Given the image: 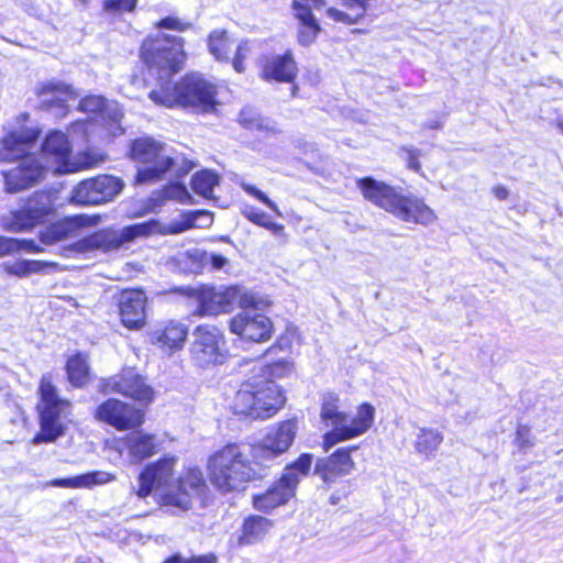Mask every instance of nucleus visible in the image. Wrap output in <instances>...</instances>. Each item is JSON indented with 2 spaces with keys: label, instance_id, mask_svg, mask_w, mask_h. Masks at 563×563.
Masks as SVG:
<instances>
[{
  "label": "nucleus",
  "instance_id": "1",
  "mask_svg": "<svg viewBox=\"0 0 563 563\" xmlns=\"http://www.w3.org/2000/svg\"><path fill=\"white\" fill-rule=\"evenodd\" d=\"M141 59L150 74L158 77L159 88L150 92L156 104L172 108L180 106L200 112L214 109L217 87L200 74H190L172 87L169 78L180 69L185 60L180 38L165 34L148 36L141 47Z\"/></svg>",
  "mask_w": 563,
  "mask_h": 563
},
{
  "label": "nucleus",
  "instance_id": "2",
  "mask_svg": "<svg viewBox=\"0 0 563 563\" xmlns=\"http://www.w3.org/2000/svg\"><path fill=\"white\" fill-rule=\"evenodd\" d=\"M176 459L163 457L148 464L139 475V487L135 494L146 498L153 492L161 506L175 507L186 511L195 500L200 499L208 489L203 473L198 467H188L175 479Z\"/></svg>",
  "mask_w": 563,
  "mask_h": 563
},
{
  "label": "nucleus",
  "instance_id": "3",
  "mask_svg": "<svg viewBox=\"0 0 563 563\" xmlns=\"http://www.w3.org/2000/svg\"><path fill=\"white\" fill-rule=\"evenodd\" d=\"M243 365H252L251 373L241 383L230 402L232 411L252 419H267L274 416L286 401L275 379L288 376L292 371L291 364L287 361H278L271 365L261 361H244Z\"/></svg>",
  "mask_w": 563,
  "mask_h": 563
},
{
  "label": "nucleus",
  "instance_id": "4",
  "mask_svg": "<svg viewBox=\"0 0 563 563\" xmlns=\"http://www.w3.org/2000/svg\"><path fill=\"white\" fill-rule=\"evenodd\" d=\"M0 162L18 164L1 172L8 194L34 187L48 172L54 173L53 155L47 153L43 143H0Z\"/></svg>",
  "mask_w": 563,
  "mask_h": 563
},
{
  "label": "nucleus",
  "instance_id": "5",
  "mask_svg": "<svg viewBox=\"0 0 563 563\" xmlns=\"http://www.w3.org/2000/svg\"><path fill=\"white\" fill-rule=\"evenodd\" d=\"M357 188L364 198L406 223L428 227L437 220L434 210L423 198L406 192L371 177L357 180Z\"/></svg>",
  "mask_w": 563,
  "mask_h": 563
},
{
  "label": "nucleus",
  "instance_id": "6",
  "mask_svg": "<svg viewBox=\"0 0 563 563\" xmlns=\"http://www.w3.org/2000/svg\"><path fill=\"white\" fill-rule=\"evenodd\" d=\"M260 465V461L252 460L240 445L228 444L209 457V478L222 493L240 492L263 476Z\"/></svg>",
  "mask_w": 563,
  "mask_h": 563
},
{
  "label": "nucleus",
  "instance_id": "7",
  "mask_svg": "<svg viewBox=\"0 0 563 563\" xmlns=\"http://www.w3.org/2000/svg\"><path fill=\"white\" fill-rule=\"evenodd\" d=\"M162 143H131L130 156L139 164L136 183L145 184L159 179L175 167L178 177L189 173L196 163L186 158L165 155Z\"/></svg>",
  "mask_w": 563,
  "mask_h": 563
},
{
  "label": "nucleus",
  "instance_id": "8",
  "mask_svg": "<svg viewBox=\"0 0 563 563\" xmlns=\"http://www.w3.org/2000/svg\"><path fill=\"white\" fill-rule=\"evenodd\" d=\"M154 224L136 223L122 230L104 229L87 235L64 249L66 257L91 252H113L139 236H146Z\"/></svg>",
  "mask_w": 563,
  "mask_h": 563
},
{
  "label": "nucleus",
  "instance_id": "9",
  "mask_svg": "<svg viewBox=\"0 0 563 563\" xmlns=\"http://www.w3.org/2000/svg\"><path fill=\"white\" fill-rule=\"evenodd\" d=\"M40 396L41 432L33 442H53L65 432L63 419L69 413L70 402L58 397L56 388L45 376L40 384Z\"/></svg>",
  "mask_w": 563,
  "mask_h": 563
},
{
  "label": "nucleus",
  "instance_id": "10",
  "mask_svg": "<svg viewBox=\"0 0 563 563\" xmlns=\"http://www.w3.org/2000/svg\"><path fill=\"white\" fill-rule=\"evenodd\" d=\"M55 194L52 191H35L19 210L3 214L1 228L9 232H23L44 222L55 211Z\"/></svg>",
  "mask_w": 563,
  "mask_h": 563
},
{
  "label": "nucleus",
  "instance_id": "11",
  "mask_svg": "<svg viewBox=\"0 0 563 563\" xmlns=\"http://www.w3.org/2000/svg\"><path fill=\"white\" fill-rule=\"evenodd\" d=\"M197 300L200 316H217L228 312L234 306L256 308L260 303L254 292L240 286L203 287L198 291Z\"/></svg>",
  "mask_w": 563,
  "mask_h": 563
},
{
  "label": "nucleus",
  "instance_id": "12",
  "mask_svg": "<svg viewBox=\"0 0 563 563\" xmlns=\"http://www.w3.org/2000/svg\"><path fill=\"white\" fill-rule=\"evenodd\" d=\"M225 339L214 325L201 324L192 332L190 356L200 367L222 364L225 360Z\"/></svg>",
  "mask_w": 563,
  "mask_h": 563
},
{
  "label": "nucleus",
  "instance_id": "13",
  "mask_svg": "<svg viewBox=\"0 0 563 563\" xmlns=\"http://www.w3.org/2000/svg\"><path fill=\"white\" fill-rule=\"evenodd\" d=\"M48 154L53 155L55 174L76 173L104 163L107 156L101 151L87 147L74 153L70 143H43Z\"/></svg>",
  "mask_w": 563,
  "mask_h": 563
},
{
  "label": "nucleus",
  "instance_id": "14",
  "mask_svg": "<svg viewBox=\"0 0 563 563\" xmlns=\"http://www.w3.org/2000/svg\"><path fill=\"white\" fill-rule=\"evenodd\" d=\"M298 431L295 420H285L272 426L265 435L253 445L252 457L261 464L275 460L289 450Z\"/></svg>",
  "mask_w": 563,
  "mask_h": 563
},
{
  "label": "nucleus",
  "instance_id": "15",
  "mask_svg": "<svg viewBox=\"0 0 563 563\" xmlns=\"http://www.w3.org/2000/svg\"><path fill=\"white\" fill-rule=\"evenodd\" d=\"M375 409L369 404H362L356 412L347 415L344 412L338 427L327 432L323 438V448L330 450L339 442L354 439L364 434L374 422Z\"/></svg>",
  "mask_w": 563,
  "mask_h": 563
},
{
  "label": "nucleus",
  "instance_id": "16",
  "mask_svg": "<svg viewBox=\"0 0 563 563\" xmlns=\"http://www.w3.org/2000/svg\"><path fill=\"white\" fill-rule=\"evenodd\" d=\"M123 188L120 178L100 175L79 183L71 191L70 201L77 205H99L112 200Z\"/></svg>",
  "mask_w": 563,
  "mask_h": 563
},
{
  "label": "nucleus",
  "instance_id": "17",
  "mask_svg": "<svg viewBox=\"0 0 563 563\" xmlns=\"http://www.w3.org/2000/svg\"><path fill=\"white\" fill-rule=\"evenodd\" d=\"M95 418L117 430H129L143 423V412L134 406L118 399H108L99 405Z\"/></svg>",
  "mask_w": 563,
  "mask_h": 563
},
{
  "label": "nucleus",
  "instance_id": "18",
  "mask_svg": "<svg viewBox=\"0 0 563 563\" xmlns=\"http://www.w3.org/2000/svg\"><path fill=\"white\" fill-rule=\"evenodd\" d=\"M78 110L97 114L104 123L110 136L119 137L123 134L121 125L123 111L117 101L108 100L103 96L90 95L79 101Z\"/></svg>",
  "mask_w": 563,
  "mask_h": 563
},
{
  "label": "nucleus",
  "instance_id": "19",
  "mask_svg": "<svg viewBox=\"0 0 563 563\" xmlns=\"http://www.w3.org/2000/svg\"><path fill=\"white\" fill-rule=\"evenodd\" d=\"M104 390L118 393L137 401L150 402L153 389L133 367L122 369L121 373L108 378L103 384Z\"/></svg>",
  "mask_w": 563,
  "mask_h": 563
},
{
  "label": "nucleus",
  "instance_id": "20",
  "mask_svg": "<svg viewBox=\"0 0 563 563\" xmlns=\"http://www.w3.org/2000/svg\"><path fill=\"white\" fill-rule=\"evenodd\" d=\"M244 310L230 321V330L242 339L253 342H264L271 338L273 324L271 320L255 310Z\"/></svg>",
  "mask_w": 563,
  "mask_h": 563
},
{
  "label": "nucleus",
  "instance_id": "21",
  "mask_svg": "<svg viewBox=\"0 0 563 563\" xmlns=\"http://www.w3.org/2000/svg\"><path fill=\"white\" fill-rule=\"evenodd\" d=\"M145 294L141 290L131 289L122 292L120 298V317L124 327L131 330H139L144 327L146 320Z\"/></svg>",
  "mask_w": 563,
  "mask_h": 563
},
{
  "label": "nucleus",
  "instance_id": "22",
  "mask_svg": "<svg viewBox=\"0 0 563 563\" xmlns=\"http://www.w3.org/2000/svg\"><path fill=\"white\" fill-rule=\"evenodd\" d=\"M295 490L294 479L289 475L282 476L265 493L253 497V506L258 511L271 512L292 498Z\"/></svg>",
  "mask_w": 563,
  "mask_h": 563
},
{
  "label": "nucleus",
  "instance_id": "23",
  "mask_svg": "<svg viewBox=\"0 0 563 563\" xmlns=\"http://www.w3.org/2000/svg\"><path fill=\"white\" fill-rule=\"evenodd\" d=\"M354 449L341 448L328 457L318 460L314 467L316 474L325 483H333L338 477L350 474L354 468V462L350 453Z\"/></svg>",
  "mask_w": 563,
  "mask_h": 563
},
{
  "label": "nucleus",
  "instance_id": "24",
  "mask_svg": "<svg viewBox=\"0 0 563 563\" xmlns=\"http://www.w3.org/2000/svg\"><path fill=\"white\" fill-rule=\"evenodd\" d=\"M38 96L45 108L56 109L55 114L63 117L67 113V102L75 100L78 93L70 85L52 80L41 87Z\"/></svg>",
  "mask_w": 563,
  "mask_h": 563
},
{
  "label": "nucleus",
  "instance_id": "25",
  "mask_svg": "<svg viewBox=\"0 0 563 563\" xmlns=\"http://www.w3.org/2000/svg\"><path fill=\"white\" fill-rule=\"evenodd\" d=\"M89 224L86 216H76L59 220L40 233V240L43 244L51 245L63 240L76 236L78 231Z\"/></svg>",
  "mask_w": 563,
  "mask_h": 563
},
{
  "label": "nucleus",
  "instance_id": "26",
  "mask_svg": "<svg viewBox=\"0 0 563 563\" xmlns=\"http://www.w3.org/2000/svg\"><path fill=\"white\" fill-rule=\"evenodd\" d=\"M9 141H37L42 136V125L26 112L19 113L3 126Z\"/></svg>",
  "mask_w": 563,
  "mask_h": 563
},
{
  "label": "nucleus",
  "instance_id": "27",
  "mask_svg": "<svg viewBox=\"0 0 563 563\" xmlns=\"http://www.w3.org/2000/svg\"><path fill=\"white\" fill-rule=\"evenodd\" d=\"M212 222L211 214L207 211H192L183 214L181 220L173 221L169 224H161L156 220H150L146 223L155 224L151 228V231L146 233V236L153 233L162 234H177L185 232L186 230L194 227H205Z\"/></svg>",
  "mask_w": 563,
  "mask_h": 563
},
{
  "label": "nucleus",
  "instance_id": "28",
  "mask_svg": "<svg viewBox=\"0 0 563 563\" xmlns=\"http://www.w3.org/2000/svg\"><path fill=\"white\" fill-rule=\"evenodd\" d=\"M297 75V66L290 53L267 58L263 65L262 76L265 80L291 82Z\"/></svg>",
  "mask_w": 563,
  "mask_h": 563
},
{
  "label": "nucleus",
  "instance_id": "29",
  "mask_svg": "<svg viewBox=\"0 0 563 563\" xmlns=\"http://www.w3.org/2000/svg\"><path fill=\"white\" fill-rule=\"evenodd\" d=\"M273 525L271 519L262 516L252 515L246 517L236 539V545L241 548L261 542L271 531Z\"/></svg>",
  "mask_w": 563,
  "mask_h": 563
},
{
  "label": "nucleus",
  "instance_id": "30",
  "mask_svg": "<svg viewBox=\"0 0 563 563\" xmlns=\"http://www.w3.org/2000/svg\"><path fill=\"white\" fill-rule=\"evenodd\" d=\"M115 479V476L104 471H93L68 478H58L49 482L48 486L63 488H92Z\"/></svg>",
  "mask_w": 563,
  "mask_h": 563
},
{
  "label": "nucleus",
  "instance_id": "31",
  "mask_svg": "<svg viewBox=\"0 0 563 563\" xmlns=\"http://www.w3.org/2000/svg\"><path fill=\"white\" fill-rule=\"evenodd\" d=\"M188 335V329L185 324L176 321H170L164 329H157L151 333L153 343L162 347L170 350L180 349Z\"/></svg>",
  "mask_w": 563,
  "mask_h": 563
},
{
  "label": "nucleus",
  "instance_id": "32",
  "mask_svg": "<svg viewBox=\"0 0 563 563\" xmlns=\"http://www.w3.org/2000/svg\"><path fill=\"white\" fill-rule=\"evenodd\" d=\"M296 18L301 22L298 38L302 45L311 44L317 37L320 26L317 23L309 8L302 5L299 1L292 2Z\"/></svg>",
  "mask_w": 563,
  "mask_h": 563
},
{
  "label": "nucleus",
  "instance_id": "33",
  "mask_svg": "<svg viewBox=\"0 0 563 563\" xmlns=\"http://www.w3.org/2000/svg\"><path fill=\"white\" fill-rule=\"evenodd\" d=\"M97 124L90 120H78L70 124L65 132L59 130L49 131L43 141H76L92 135Z\"/></svg>",
  "mask_w": 563,
  "mask_h": 563
},
{
  "label": "nucleus",
  "instance_id": "34",
  "mask_svg": "<svg viewBox=\"0 0 563 563\" xmlns=\"http://www.w3.org/2000/svg\"><path fill=\"white\" fill-rule=\"evenodd\" d=\"M126 448L131 456L140 461L156 452V442L153 435L133 432L125 438Z\"/></svg>",
  "mask_w": 563,
  "mask_h": 563
},
{
  "label": "nucleus",
  "instance_id": "35",
  "mask_svg": "<svg viewBox=\"0 0 563 563\" xmlns=\"http://www.w3.org/2000/svg\"><path fill=\"white\" fill-rule=\"evenodd\" d=\"M443 441L442 433L433 428H419L416 435L415 449L427 457L433 456Z\"/></svg>",
  "mask_w": 563,
  "mask_h": 563
},
{
  "label": "nucleus",
  "instance_id": "36",
  "mask_svg": "<svg viewBox=\"0 0 563 563\" xmlns=\"http://www.w3.org/2000/svg\"><path fill=\"white\" fill-rule=\"evenodd\" d=\"M240 123L251 131H262L266 136H274L277 131L275 122L267 118H262L256 110L244 108L240 113Z\"/></svg>",
  "mask_w": 563,
  "mask_h": 563
},
{
  "label": "nucleus",
  "instance_id": "37",
  "mask_svg": "<svg viewBox=\"0 0 563 563\" xmlns=\"http://www.w3.org/2000/svg\"><path fill=\"white\" fill-rule=\"evenodd\" d=\"M49 265L52 264L43 261L16 260L3 262L1 267L9 275L26 277L44 271Z\"/></svg>",
  "mask_w": 563,
  "mask_h": 563
},
{
  "label": "nucleus",
  "instance_id": "38",
  "mask_svg": "<svg viewBox=\"0 0 563 563\" xmlns=\"http://www.w3.org/2000/svg\"><path fill=\"white\" fill-rule=\"evenodd\" d=\"M220 177L210 169H202L196 173L191 178V189L195 194L210 199L216 186L219 185Z\"/></svg>",
  "mask_w": 563,
  "mask_h": 563
},
{
  "label": "nucleus",
  "instance_id": "39",
  "mask_svg": "<svg viewBox=\"0 0 563 563\" xmlns=\"http://www.w3.org/2000/svg\"><path fill=\"white\" fill-rule=\"evenodd\" d=\"M235 42L225 31H213L209 35V52L218 60H229Z\"/></svg>",
  "mask_w": 563,
  "mask_h": 563
},
{
  "label": "nucleus",
  "instance_id": "40",
  "mask_svg": "<svg viewBox=\"0 0 563 563\" xmlns=\"http://www.w3.org/2000/svg\"><path fill=\"white\" fill-rule=\"evenodd\" d=\"M69 382L77 387L84 386L89 380V365L82 354L71 356L66 365Z\"/></svg>",
  "mask_w": 563,
  "mask_h": 563
},
{
  "label": "nucleus",
  "instance_id": "41",
  "mask_svg": "<svg viewBox=\"0 0 563 563\" xmlns=\"http://www.w3.org/2000/svg\"><path fill=\"white\" fill-rule=\"evenodd\" d=\"M187 255L189 258L197 262V267L199 268L210 265L212 269L220 271L228 264V258L223 255L209 253L199 249L189 250Z\"/></svg>",
  "mask_w": 563,
  "mask_h": 563
},
{
  "label": "nucleus",
  "instance_id": "42",
  "mask_svg": "<svg viewBox=\"0 0 563 563\" xmlns=\"http://www.w3.org/2000/svg\"><path fill=\"white\" fill-rule=\"evenodd\" d=\"M312 462L313 455L310 453H303L285 468L282 476L289 475V477L294 479V488L296 489L301 477L309 474Z\"/></svg>",
  "mask_w": 563,
  "mask_h": 563
},
{
  "label": "nucleus",
  "instance_id": "43",
  "mask_svg": "<svg viewBox=\"0 0 563 563\" xmlns=\"http://www.w3.org/2000/svg\"><path fill=\"white\" fill-rule=\"evenodd\" d=\"M243 216L253 223L269 230L275 235H283L284 233L285 227L283 224L273 222L268 214L252 206L244 208Z\"/></svg>",
  "mask_w": 563,
  "mask_h": 563
},
{
  "label": "nucleus",
  "instance_id": "44",
  "mask_svg": "<svg viewBox=\"0 0 563 563\" xmlns=\"http://www.w3.org/2000/svg\"><path fill=\"white\" fill-rule=\"evenodd\" d=\"M338 397L335 395H329L323 398L322 408H321V418L327 424L331 426L332 429L338 427L341 418L344 412L339 411L338 407Z\"/></svg>",
  "mask_w": 563,
  "mask_h": 563
},
{
  "label": "nucleus",
  "instance_id": "45",
  "mask_svg": "<svg viewBox=\"0 0 563 563\" xmlns=\"http://www.w3.org/2000/svg\"><path fill=\"white\" fill-rule=\"evenodd\" d=\"M514 443L522 454H526L528 451H530L536 444L534 437L532 435L530 428L520 424L517 428Z\"/></svg>",
  "mask_w": 563,
  "mask_h": 563
},
{
  "label": "nucleus",
  "instance_id": "46",
  "mask_svg": "<svg viewBox=\"0 0 563 563\" xmlns=\"http://www.w3.org/2000/svg\"><path fill=\"white\" fill-rule=\"evenodd\" d=\"M165 199L177 200L181 203H192L194 199L187 188L181 184H172L163 190Z\"/></svg>",
  "mask_w": 563,
  "mask_h": 563
},
{
  "label": "nucleus",
  "instance_id": "47",
  "mask_svg": "<svg viewBox=\"0 0 563 563\" xmlns=\"http://www.w3.org/2000/svg\"><path fill=\"white\" fill-rule=\"evenodd\" d=\"M164 563H218V558L213 553L195 555L189 559L175 554L168 558Z\"/></svg>",
  "mask_w": 563,
  "mask_h": 563
},
{
  "label": "nucleus",
  "instance_id": "48",
  "mask_svg": "<svg viewBox=\"0 0 563 563\" xmlns=\"http://www.w3.org/2000/svg\"><path fill=\"white\" fill-rule=\"evenodd\" d=\"M241 187L244 189L245 192H247L249 195L253 196L257 200L265 203L277 216H282V212L279 211L277 205L274 201H272L263 191L257 189L255 186L242 183Z\"/></svg>",
  "mask_w": 563,
  "mask_h": 563
},
{
  "label": "nucleus",
  "instance_id": "49",
  "mask_svg": "<svg viewBox=\"0 0 563 563\" xmlns=\"http://www.w3.org/2000/svg\"><path fill=\"white\" fill-rule=\"evenodd\" d=\"M251 52L250 43L247 41L240 42L235 48V55L233 58V68L238 73L244 71L243 59Z\"/></svg>",
  "mask_w": 563,
  "mask_h": 563
},
{
  "label": "nucleus",
  "instance_id": "50",
  "mask_svg": "<svg viewBox=\"0 0 563 563\" xmlns=\"http://www.w3.org/2000/svg\"><path fill=\"white\" fill-rule=\"evenodd\" d=\"M402 151H404V159H406L408 168L418 172L420 168L418 158L421 156V153L418 150H416L413 146L405 147Z\"/></svg>",
  "mask_w": 563,
  "mask_h": 563
},
{
  "label": "nucleus",
  "instance_id": "51",
  "mask_svg": "<svg viewBox=\"0 0 563 563\" xmlns=\"http://www.w3.org/2000/svg\"><path fill=\"white\" fill-rule=\"evenodd\" d=\"M327 15L330 19H332L333 21L342 22V23H346V24H352L361 18V16H358V14L355 18H352L350 14H347L343 11H340L335 8H329L327 10Z\"/></svg>",
  "mask_w": 563,
  "mask_h": 563
},
{
  "label": "nucleus",
  "instance_id": "52",
  "mask_svg": "<svg viewBox=\"0 0 563 563\" xmlns=\"http://www.w3.org/2000/svg\"><path fill=\"white\" fill-rule=\"evenodd\" d=\"M16 245L14 246V253L20 251H26L29 253H41L43 249L37 245L33 240L27 239H15Z\"/></svg>",
  "mask_w": 563,
  "mask_h": 563
},
{
  "label": "nucleus",
  "instance_id": "53",
  "mask_svg": "<svg viewBox=\"0 0 563 563\" xmlns=\"http://www.w3.org/2000/svg\"><path fill=\"white\" fill-rule=\"evenodd\" d=\"M157 25H158V27L172 29V30H178V31H185L189 27L188 23L181 22L177 18H172V16L161 20Z\"/></svg>",
  "mask_w": 563,
  "mask_h": 563
},
{
  "label": "nucleus",
  "instance_id": "54",
  "mask_svg": "<svg viewBox=\"0 0 563 563\" xmlns=\"http://www.w3.org/2000/svg\"><path fill=\"white\" fill-rule=\"evenodd\" d=\"M15 245H16L15 239L0 236V257L13 254Z\"/></svg>",
  "mask_w": 563,
  "mask_h": 563
},
{
  "label": "nucleus",
  "instance_id": "55",
  "mask_svg": "<svg viewBox=\"0 0 563 563\" xmlns=\"http://www.w3.org/2000/svg\"><path fill=\"white\" fill-rule=\"evenodd\" d=\"M136 4V0H109L107 2L108 7H113L118 10L131 11L134 9Z\"/></svg>",
  "mask_w": 563,
  "mask_h": 563
},
{
  "label": "nucleus",
  "instance_id": "56",
  "mask_svg": "<svg viewBox=\"0 0 563 563\" xmlns=\"http://www.w3.org/2000/svg\"><path fill=\"white\" fill-rule=\"evenodd\" d=\"M493 194L499 200H506L509 196V191L505 186L497 185L493 188Z\"/></svg>",
  "mask_w": 563,
  "mask_h": 563
},
{
  "label": "nucleus",
  "instance_id": "57",
  "mask_svg": "<svg viewBox=\"0 0 563 563\" xmlns=\"http://www.w3.org/2000/svg\"><path fill=\"white\" fill-rule=\"evenodd\" d=\"M352 1L355 2L358 5V8L361 9V11L358 12V16H363L366 11L367 3L371 0H352Z\"/></svg>",
  "mask_w": 563,
  "mask_h": 563
},
{
  "label": "nucleus",
  "instance_id": "58",
  "mask_svg": "<svg viewBox=\"0 0 563 563\" xmlns=\"http://www.w3.org/2000/svg\"><path fill=\"white\" fill-rule=\"evenodd\" d=\"M558 126L563 133V118L558 121Z\"/></svg>",
  "mask_w": 563,
  "mask_h": 563
}]
</instances>
